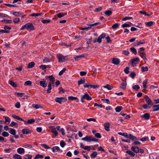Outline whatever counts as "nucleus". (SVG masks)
<instances>
[{
  "label": "nucleus",
  "mask_w": 159,
  "mask_h": 159,
  "mask_svg": "<svg viewBox=\"0 0 159 159\" xmlns=\"http://www.w3.org/2000/svg\"><path fill=\"white\" fill-rule=\"evenodd\" d=\"M25 29L29 31L34 30H35L33 24L30 22L27 23L23 25L20 28V30H23Z\"/></svg>",
  "instance_id": "obj_1"
},
{
  "label": "nucleus",
  "mask_w": 159,
  "mask_h": 159,
  "mask_svg": "<svg viewBox=\"0 0 159 159\" xmlns=\"http://www.w3.org/2000/svg\"><path fill=\"white\" fill-rule=\"evenodd\" d=\"M141 70L142 72L146 71L148 70V68L147 66L145 67L142 66L141 68Z\"/></svg>",
  "instance_id": "obj_53"
},
{
  "label": "nucleus",
  "mask_w": 159,
  "mask_h": 159,
  "mask_svg": "<svg viewBox=\"0 0 159 159\" xmlns=\"http://www.w3.org/2000/svg\"><path fill=\"white\" fill-rule=\"evenodd\" d=\"M2 135L4 137H8L9 135V134L7 132H3L2 133Z\"/></svg>",
  "instance_id": "obj_55"
},
{
  "label": "nucleus",
  "mask_w": 159,
  "mask_h": 159,
  "mask_svg": "<svg viewBox=\"0 0 159 159\" xmlns=\"http://www.w3.org/2000/svg\"><path fill=\"white\" fill-rule=\"evenodd\" d=\"M127 86L126 79V78L122 80V82L120 84L119 88L123 90H125L126 89Z\"/></svg>",
  "instance_id": "obj_3"
},
{
  "label": "nucleus",
  "mask_w": 159,
  "mask_h": 159,
  "mask_svg": "<svg viewBox=\"0 0 159 159\" xmlns=\"http://www.w3.org/2000/svg\"><path fill=\"white\" fill-rule=\"evenodd\" d=\"M136 75V74L135 72H131L129 75L132 78H134Z\"/></svg>",
  "instance_id": "obj_64"
},
{
  "label": "nucleus",
  "mask_w": 159,
  "mask_h": 159,
  "mask_svg": "<svg viewBox=\"0 0 159 159\" xmlns=\"http://www.w3.org/2000/svg\"><path fill=\"white\" fill-rule=\"evenodd\" d=\"M43 158V155H40L39 154H37L35 157V159H38V158Z\"/></svg>",
  "instance_id": "obj_47"
},
{
  "label": "nucleus",
  "mask_w": 159,
  "mask_h": 159,
  "mask_svg": "<svg viewBox=\"0 0 159 159\" xmlns=\"http://www.w3.org/2000/svg\"><path fill=\"white\" fill-rule=\"evenodd\" d=\"M41 145L43 147L47 149H49L50 148L49 147H48L47 145L45 144H41Z\"/></svg>",
  "instance_id": "obj_49"
},
{
  "label": "nucleus",
  "mask_w": 159,
  "mask_h": 159,
  "mask_svg": "<svg viewBox=\"0 0 159 159\" xmlns=\"http://www.w3.org/2000/svg\"><path fill=\"white\" fill-rule=\"evenodd\" d=\"M99 22H96L95 23H94L93 24H87V25L88 26H94L96 25H98V24H99Z\"/></svg>",
  "instance_id": "obj_52"
},
{
  "label": "nucleus",
  "mask_w": 159,
  "mask_h": 159,
  "mask_svg": "<svg viewBox=\"0 0 159 159\" xmlns=\"http://www.w3.org/2000/svg\"><path fill=\"white\" fill-rule=\"evenodd\" d=\"M131 150L136 153L139 152V147L137 146H133L131 148Z\"/></svg>",
  "instance_id": "obj_11"
},
{
  "label": "nucleus",
  "mask_w": 159,
  "mask_h": 159,
  "mask_svg": "<svg viewBox=\"0 0 159 159\" xmlns=\"http://www.w3.org/2000/svg\"><path fill=\"white\" fill-rule=\"evenodd\" d=\"M69 100H76L77 99V98L76 97H74L73 96H69L68 97Z\"/></svg>",
  "instance_id": "obj_61"
},
{
  "label": "nucleus",
  "mask_w": 159,
  "mask_h": 159,
  "mask_svg": "<svg viewBox=\"0 0 159 159\" xmlns=\"http://www.w3.org/2000/svg\"><path fill=\"white\" fill-rule=\"evenodd\" d=\"M105 34L104 33H103L101 35L99 36L98 39H95L94 41H93V42H98V43H100L102 41V39L104 38L105 37Z\"/></svg>",
  "instance_id": "obj_7"
},
{
  "label": "nucleus",
  "mask_w": 159,
  "mask_h": 159,
  "mask_svg": "<svg viewBox=\"0 0 159 159\" xmlns=\"http://www.w3.org/2000/svg\"><path fill=\"white\" fill-rule=\"evenodd\" d=\"M52 131L53 133V135L55 136H56L58 135V134L56 130V128H55L52 127Z\"/></svg>",
  "instance_id": "obj_22"
},
{
  "label": "nucleus",
  "mask_w": 159,
  "mask_h": 159,
  "mask_svg": "<svg viewBox=\"0 0 159 159\" xmlns=\"http://www.w3.org/2000/svg\"><path fill=\"white\" fill-rule=\"evenodd\" d=\"M9 133L13 135H15V134H16V130L13 129L11 128L10 129Z\"/></svg>",
  "instance_id": "obj_27"
},
{
  "label": "nucleus",
  "mask_w": 159,
  "mask_h": 159,
  "mask_svg": "<svg viewBox=\"0 0 159 159\" xmlns=\"http://www.w3.org/2000/svg\"><path fill=\"white\" fill-rule=\"evenodd\" d=\"M141 117L143 118L145 120H148L150 117V114L148 113H146L141 116Z\"/></svg>",
  "instance_id": "obj_12"
},
{
  "label": "nucleus",
  "mask_w": 159,
  "mask_h": 159,
  "mask_svg": "<svg viewBox=\"0 0 159 159\" xmlns=\"http://www.w3.org/2000/svg\"><path fill=\"white\" fill-rule=\"evenodd\" d=\"M32 157V156L31 155L29 154L25 155L23 157L24 159H31Z\"/></svg>",
  "instance_id": "obj_31"
},
{
  "label": "nucleus",
  "mask_w": 159,
  "mask_h": 159,
  "mask_svg": "<svg viewBox=\"0 0 159 159\" xmlns=\"http://www.w3.org/2000/svg\"><path fill=\"white\" fill-rule=\"evenodd\" d=\"M47 78L49 79V80L51 81L49 83H51L52 84H54L55 81V79L52 75L48 76Z\"/></svg>",
  "instance_id": "obj_13"
},
{
  "label": "nucleus",
  "mask_w": 159,
  "mask_h": 159,
  "mask_svg": "<svg viewBox=\"0 0 159 159\" xmlns=\"http://www.w3.org/2000/svg\"><path fill=\"white\" fill-rule=\"evenodd\" d=\"M81 99L82 102H84L83 99H84L89 100H91L92 99V98L89 96V94L87 93H86L83 96L81 97Z\"/></svg>",
  "instance_id": "obj_6"
},
{
  "label": "nucleus",
  "mask_w": 159,
  "mask_h": 159,
  "mask_svg": "<svg viewBox=\"0 0 159 159\" xmlns=\"http://www.w3.org/2000/svg\"><path fill=\"white\" fill-rule=\"evenodd\" d=\"M17 152L19 154H21L25 152V150L23 148H20L17 149Z\"/></svg>",
  "instance_id": "obj_24"
},
{
  "label": "nucleus",
  "mask_w": 159,
  "mask_h": 159,
  "mask_svg": "<svg viewBox=\"0 0 159 159\" xmlns=\"http://www.w3.org/2000/svg\"><path fill=\"white\" fill-rule=\"evenodd\" d=\"M97 155V153L96 152H93L90 155L91 158L93 159L95 158Z\"/></svg>",
  "instance_id": "obj_36"
},
{
  "label": "nucleus",
  "mask_w": 159,
  "mask_h": 159,
  "mask_svg": "<svg viewBox=\"0 0 159 159\" xmlns=\"http://www.w3.org/2000/svg\"><path fill=\"white\" fill-rule=\"evenodd\" d=\"M154 23V22L153 21H150L148 22H145V24L147 26L150 27L153 25Z\"/></svg>",
  "instance_id": "obj_28"
},
{
  "label": "nucleus",
  "mask_w": 159,
  "mask_h": 159,
  "mask_svg": "<svg viewBox=\"0 0 159 159\" xmlns=\"http://www.w3.org/2000/svg\"><path fill=\"white\" fill-rule=\"evenodd\" d=\"M102 7H99L98 8H96L94 10V11L95 12H99L101 11L102 10Z\"/></svg>",
  "instance_id": "obj_62"
},
{
  "label": "nucleus",
  "mask_w": 159,
  "mask_h": 159,
  "mask_svg": "<svg viewBox=\"0 0 159 159\" xmlns=\"http://www.w3.org/2000/svg\"><path fill=\"white\" fill-rule=\"evenodd\" d=\"M118 134L120 135H121L124 136L127 138L128 137V134L126 133L119 132L118 133Z\"/></svg>",
  "instance_id": "obj_50"
},
{
  "label": "nucleus",
  "mask_w": 159,
  "mask_h": 159,
  "mask_svg": "<svg viewBox=\"0 0 159 159\" xmlns=\"http://www.w3.org/2000/svg\"><path fill=\"white\" fill-rule=\"evenodd\" d=\"M66 70V69L65 68H63L61 71H60L59 73V75H62L64 72Z\"/></svg>",
  "instance_id": "obj_57"
},
{
  "label": "nucleus",
  "mask_w": 159,
  "mask_h": 159,
  "mask_svg": "<svg viewBox=\"0 0 159 159\" xmlns=\"http://www.w3.org/2000/svg\"><path fill=\"white\" fill-rule=\"evenodd\" d=\"M148 82L147 79H145L143 81V87L144 89H145L147 88L146 84Z\"/></svg>",
  "instance_id": "obj_29"
},
{
  "label": "nucleus",
  "mask_w": 159,
  "mask_h": 159,
  "mask_svg": "<svg viewBox=\"0 0 159 159\" xmlns=\"http://www.w3.org/2000/svg\"><path fill=\"white\" fill-rule=\"evenodd\" d=\"M103 87L104 88L107 89L108 90H111L112 88V86H111L110 85L108 84H107L106 85L104 86H103Z\"/></svg>",
  "instance_id": "obj_44"
},
{
  "label": "nucleus",
  "mask_w": 159,
  "mask_h": 159,
  "mask_svg": "<svg viewBox=\"0 0 159 159\" xmlns=\"http://www.w3.org/2000/svg\"><path fill=\"white\" fill-rule=\"evenodd\" d=\"M32 84V82L30 81H26L24 83V85L25 86H30Z\"/></svg>",
  "instance_id": "obj_46"
},
{
  "label": "nucleus",
  "mask_w": 159,
  "mask_h": 159,
  "mask_svg": "<svg viewBox=\"0 0 159 159\" xmlns=\"http://www.w3.org/2000/svg\"><path fill=\"white\" fill-rule=\"evenodd\" d=\"M13 157L14 159H22L21 156L17 154L14 155Z\"/></svg>",
  "instance_id": "obj_39"
},
{
  "label": "nucleus",
  "mask_w": 159,
  "mask_h": 159,
  "mask_svg": "<svg viewBox=\"0 0 159 159\" xmlns=\"http://www.w3.org/2000/svg\"><path fill=\"white\" fill-rule=\"evenodd\" d=\"M5 121L4 123L7 124H8L11 121V119L10 118L6 116L5 117Z\"/></svg>",
  "instance_id": "obj_25"
},
{
  "label": "nucleus",
  "mask_w": 159,
  "mask_h": 159,
  "mask_svg": "<svg viewBox=\"0 0 159 159\" xmlns=\"http://www.w3.org/2000/svg\"><path fill=\"white\" fill-rule=\"evenodd\" d=\"M10 84L13 87H15L17 86L16 84L13 81H11L10 82Z\"/></svg>",
  "instance_id": "obj_54"
},
{
  "label": "nucleus",
  "mask_w": 159,
  "mask_h": 159,
  "mask_svg": "<svg viewBox=\"0 0 159 159\" xmlns=\"http://www.w3.org/2000/svg\"><path fill=\"white\" fill-rule=\"evenodd\" d=\"M126 152V153L128 154L129 155L132 157H134L135 156V154L133 152L130 151L128 150Z\"/></svg>",
  "instance_id": "obj_37"
},
{
  "label": "nucleus",
  "mask_w": 159,
  "mask_h": 159,
  "mask_svg": "<svg viewBox=\"0 0 159 159\" xmlns=\"http://www.w3.org/2000/svg\"><path fill=\"white\" fill-rule=\"evenodd\" d=\"M145 42L144 40H141L138 42L137 43H135L134 45V46H138L139 45H140V44H143L145 43Z\"/></svg>",
  "instance_id": "obj_30"
},
{
  "label": "nucleus",
  "mask_w": 159,
  "mask_h": 159,
  "mask_svg": "<svg viewBox=\"0 0 159 159\" xmlns=\"http://www.w3.org/2000/svg\"><path fill=\"white\" fill-rule=\"evenodd\" d=\"M112 13V12L110 10H107L106 11L105 13L106 16H109L111 15Z\"/></svg>",
  "instance_id": "obj_42"
},
{
  "label": "nucleus",
  "mask_w": 159,
  "mask_h": 159,
  "mask_svg": "<svg viewBox=\"0 0 159 159\" xmlns=\"http://www.w3.org/2000/svg\"><path fill=\"white\" fill-rule=\"evenodd\" d=\"M82 140L89 142L92 141L98 142V139H95L92 136H86L85 137L82 138Z\"/></svg>",
  "instance_id": "obj_2"
},
{
  "label": "nucleus",
  "mask_w": 159,
  "mask_h": 159,
  "mask_svg": "<svg viewBox=\"0 0 159 159\" xmlns=\"http://www.w3.org/2000/svg\"><path fill=\"white\" fill-rule=\"evenodd\" d=\"M52 150L53 152H58L60 151V148L58 146H55L52 148Z\"/></svg>",
  "instance_id": "obj_17"
},
{
  "label": "nucleus",
  "mask_w": 159,
  "mask_h": 159,
  "mask_svg": "<svg viewBox=\"0 0 159 159\" xmlns=\"http://www.w3.org/2000/svg\"><path fill=\"white\" fill-rule=\"evenodd\" d=\"M112 62L113 64L116 65H117L120 63V61L119 59L117 58H113Z\"/></svg>",
  "instance_id": "obj_15"
},
{
  "label": "nucleus",
  "mask_w": 159,
  "mask_h": 159,
  "mask_svg": "<svg viewBox=\"0 0 159 159\" xmlns=\"http://www.w3.org/2000/svg\"><path fill=\"white\" fill-rule=\"evenodd\" d=\"M146 102L147 103L148 105H153V103L152 100L148 97V96H146L144 98Z\"/></svg>",
  "instance_id": "obj_8"
},
{
  "label": "nucleus",
  "mask_w": 159,
  "mask_h": 159,
  "mask_svg": "<svg viewBox=\"0 0 159 159\" xmlns=\"http://www.w3.org/2000/svg\"><path fill=\"white\" fill-rule=\"evenodd\" d=\"M52 84L51 83H49L48 85V89L47 90V93H51V90L52 89Z\"/></svg>",
  "instance_id": "obj_18"
},
{
  "label": "nucleus",
  "mask_w": 159,
  "mask_h": 159,
  "mask_svg": "<svg viewBox=\"0 0 159 159\" xmlns=\"http://www.w3.org/2000/svg\"><path fill=\"white\" fill-rule=\"evenodd\" d=\"M130 50L134 54L136 55L137 54V50L134 47L131 48Z\"/></svg>",
  "instance_id": "obj_40"
},
{
  "label": "nucleus",
  "mask_w": 159,
  "mask_h": 159,
  "mask_svg": "<svg viewBox=\"0 0 159 159\" xmlns=\"http://www.w3.org/2000/svg\"><path fill=\"white\" fill-rule=\"evenodd\" d=\"M139 61V59L138 57H136L134 59H133L132 61V66H134L138 63V61Z\"/></svg>",
  "instance_id": "obj_9"
},
{
  "label": "nucleus",
  "mask_w": 159,
  "mask_h": 159,
  "mask_svg": "<svg viewBox=\"0 0 159 159\" xmlns=\"http://www.w3.org/2000/svg\"><path fill=\"white\" fill-rule=\"evenodd\" d=\"M139 13L141 14H143L145 16H150V14H148L146 12L144 11H139Z\"/></svg>",
  "instance_id": "obj_51"
},
{
  "label": "nucleus",
  "mask_w": 159,
  "mask_h": 159,
  "mask_svg": "<svg viewBox=\"0 0 159 159\" xmlns=\"http://www.w3.org/2000/svg\"><path fill=\"white\" fill-rule=\"evenodd\" d=\"M92 85L91 84L89 83H87L86 84L84 85V88H92Z\"/></svg>",
  "instance_id": "obj_45"
},
{
  "label": "nucleus",
  "mask_w": 159,
  "mask_h": 159,
  "mask_svg": "<svg viewBox=\"0 0 159 159\" xmlns=\"http://www.w3.org/2000/svg\"><path fill=\"white\" fill-rule=\"evenodd\" d=\"M104 127L105 129L107 131H108L110 130V124L109 122H106L104 124Z\"/></svg>",
  "instance_id": "obj_10"
},
{
  "label": "nucleus",
  "mask_w": 159,
  "mask_h": 159,
  "mask_svg": "<svg viewBox=\"0 0 159 159\" xmlns=\"http://www.w3.org/2000/svg\"><path fill=\"white\" fill-rule=\"evenodd\" d=\"M119 24L118 23H116L114 24H113L112 26V27L113 29H116L119 26Z\"/></svg>",
  "instance_id": "obj_48"
},
{
  "label": "nucleus",
  "mask_w": 159,
  "mask_h": 159,
  "mask_svg": "<svg viewBox=\"0 0 159 159\" xmlns=\"http://www.w3.org/2000/svg\"><path fill=\"white\" fill-rule=\"evenodd\" d=\"M85 82V80L84 78L81 79L78 82V84L80 85L81 84L84 83Z\"/></svg>",
  "instance_id": "obj_35"
},
{
  "label": "nucleus",
  "mask_w": 159,
  "mask_h": 159,
  "mask_svg": "<svg viewBox=\"0 0 159 159\" xmlns=\"http://www.w3.org/2000/svg\"><path fill=\"white\" fill-rule=\"evenodd\" d=\"M67 100L66 97H57L55 98V101L58 103L61 104L62 102H66Z\"/></svg>",
  "instance_id": "obj_4"
},
{
  "label": "nucleus",
  "mask_w": 159,
  "mask_h": 159,
  "mask_svg": "<svg viewBox=\"0 0 159 159\" xmlns=\"http://www.w3.org/2000/svg\"><path fill=\"white\" fill-rule=\"evenodd\" d=\"M127 138H128L133 141L138 139L136 137L133 135L131 134H129L128 136V137Z\"/></svg>",
  "instance_id": "obj_23"
},
{
  "label": "nucleus",
  "mask_w": 159,
  "mask_h": 159,
  "mask_svg": "<svg viewBox=\"0 0 159 159\" xmlns=\"http://www.w3.org/2000/svg\"><path fill=\"white\" fill-rule=\"evenodd\" d=\"M148 137H145L142 138L140 139V140L142 141H144L146 140H148Z\"/></svg>",
  "instance_id": "obj_56"
},
{
  "label": "nucleus",
  "mask_w": 159,
  "mask_h": 159,
  "mask_svg": "<svg viewBox=\"0 0 159 159\" xmlns=\"http://www.w3.org/2000/svg\"><path fill=\"white\" fill-rule=\"evenodd\" d=\"M59 62H65L66 60L68 59L67 56H65L62 55H58L57 56Z\"/></svg>",
  "instance_id": "obj_5"
},
{
  "label": "nucleus",
  "mask_w": 159,
  "mask_h": 159,
  "mask_svg": "<svg viewBox=\"0 0 159 159\" xmlns=\"http://www.w3.org/2000/svg\"><path fill=\"white\" fill-rule=\"evenodd\" d=\"M22 132L23 134H28L31 133L30 130L27 129H22Z\"/></svg>",
  "instance_id": "obj_14"
},
{
  "label": "nucleus",
  "mask_w": 159,
  "mask_h": 159,
  "mask_svg": "<svg viewBox=\"0 0 159 159\" xmlns=\"http://www.w3.org/2000/svg\"><path fill=\"white\" fill-rule=\"evenodd\" d=\"M35 65V63L34 62H31L27 66L28 68H31L33 67Z\"/></svg>",
  "instance_id": "obj_26"
},
{
  "label": "nucleus",
  "mask_w": 159,
  "mask_h": 159,
  "mask_svg": "<svg viewBox=\"0 0 159 159\" xmlns=\"http://www.w3.org/2000/svg\"><path fill=\"white\" fill-rule=\"evenodd\" d=\"M15 94L18 97H22V96H24L26 98H27L28 97V96L27 95H25V93H19L18 92H16L15 93Z\"/></svg>",
  "instance_id": "obj_16"
},
{
  "label": "nucleus",
  "mask_w": 159,
  "mask_h": 159,
  "mask_svg": "<svg viewBox=\"0 0 159 159\" xmlns=\"http://www.w3.org/2000/svg\"><path fill=\"white\" fill-rule=\"evenodd\" d=\"M40 85L43 87H45L47 86V83L45 81H41L39 82Z\"/></svg>",
  "instance_id": "obj_19"
},
{
  "label": "nucleus",
  "mask_w": 159,
  "mask_h": 159,
  "mask_svg": "<svg viewBox=\"0 0 159 159\" xmlns=\"http://www.w3.org/2000/svg\"><path fill=\"white\" fill-rule=\"evenodd\" d=\"M5 30H6L7 31H8L7 33H9L10 32V31L11 29V28L10 27L8 26L7 25L5 26L4 28Z\"/></svg>",
  "instance_id": "obj_34"
},
{
  "label": "nucleus",
  "mask_w": 159,
  "mask_h": 159,
  "mask_svg": "<svg viewBox=\"0 0 159 159\" xmlns=\"http://www.w3.org/2000/svg\"><path fill=\"white\" fill-rule=\"evenodd\" d=\"M42 14L41 13H32L30 15V16H34V17H37L39 16H41Z\"/></svg>",
  "instance_id": "obj_33"
},
{
  "label": "nucleus",
  "mask_w": 159,
  "mask_h": 159,
  "mask_svg": "<svg viewBox=\"0 0 159 159\" xmlns=\"http://www.w3.org/2000/svg\"><path fill=\"white\" fill-rule=\"evenodd\" d=\"M35 121V120L33 119H31L28 120L27 121H26L27 124H31Z\"/></svg>",
  "instance_id": "obj_59"
},
{
  "label": "nucleus",
  "mask_w": 159,
  "mask_h": 159,
  "mask_svg": "<svg viewBox=\"0 0 159 159\" xmlns=\"http://www.w3.org/2000/svg\"><path fill=\"white\" fill-rule=\"evenodd\" d=\"M133 89L136 90H138L139 89V86L138 85H135L134 86H133Z\"/></svg>",
  "instance_id": "obj_63"
},
{
  "label": "nucleus",
  "mask_w": 159,
  "mask_h": 159,
  "mask_svg": "<svg viewBox=\"0 0 159 159\" xmlns=\"http://www.w3.org/2000/svg\"><path fill=\"white\" fill-rule=\"evenodd\" d=\"M145 48L143 47H142L139 48L138 50V52L140 55L144 54Z\"/></svg>",
  "instance_id": "obj_21"
},
{
  "label": "nucleus",
  "mask_w": 159,
  "mask_h": 159,
  "mask_svg": "<svg viewBox=\"0 0 159 159\" xmlns=\"http://www.w3.org/2000/svg\"><path fill=\"white\" fill-rule=\"evenodd\" d=\"M20 21V19L19 18H16L13 19V22L15 24L18 23Z\"/></svg>",
  "instance_id": "obj_43"
},
{
  "label": "nucleus",
  "mask_w": 159,
  "mask_h": 159,
  "mask_svg": "<svg viewBox=\"0 0 159 159\" xmlns=\"http://www.w3.org/2000/svg\"><path fill=\"white\" fill-rule=\"evenodd\" d=\"M21 13L20 12H13V14L16 16H19L20 15Z\"/></svg>",
  "instance_id": "obj_60"
},
{
  "label": "nucleus",
  "mask_w": 159,
  "mask_h": 159,
  "mask_svg": "<svg viewBox=\"0 0 159 159\" xmlns=\"http://www.w3.org/2000/svg\"><path fill=\"white\" fill-rule=\"evenodd\" d=\"M84 54L80 55L78 56H75L74 57V58L75 60H77L79 58H81L82 57H84Z\"/></svg>",
  "instance_id": "obj_32"
},
{
  "label": "nucleus",
  "mask_w": 159,
  "mask_h": 159,
  "mask_svg": "<svg viewBox=\"0 0 159 159\" xmlns=\"http://www.w3.org/2000/svg\"><path fill=\"white\" fill-rule=\"evenodd\" d=\"M101 100L104 103H107L108 104H109L110 103V101L108 99H101Z\"/></svg>",
  "instance_id": "obj_58"
},
{
  "label": "nucleus",
  "mask_w": 159,
  "mask_h": 159,
  "mask_svg": "<svg viewBox=\"0 0 159 159\" xmlns=\"http://www.w3.org/2000/svg\"><path fill=\"white\" fill-rule=\"evenodd\" d=\"M18 125V124L13 121H12L10 125V126L11 127H13L14 126H16V127H17Z\"/></svg>",
  "instance_id": "obj_38"
},
{
  "label": "nucleus",
  "mask_w": 159,
  "mask_h": 159,
  "mask_svg": "<svg viewBox=\"0 0 159 159\" xmlns=\"http://www.w3.org/2000/svg\"><path fill=\"white\" fill-rule=\"evenodd\" d=\"M153 108L154 109L152 111H159V105H154L153 106Z\"/></svg>",
  "instance_id": "obj_20"
},
{
  "label": "nucleus",
  "mask_w": 159,
  "mask_h": 159,
  "mask_svg": "<svg viewBox=\"0 0 159 159\" xmlns=\"http://www.w3.org/2000/svg\"><path fill=\"white\" fill-rule=\"evenodd\" d=\"M122 107L121 106H118L115 109L116 111L117 112H120L122 110Z\"/></svg>",
  "instance_id": "obj_41"
}]
</instances>
